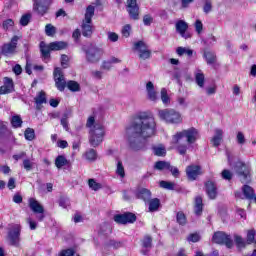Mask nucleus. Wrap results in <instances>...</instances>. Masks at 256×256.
Wrapping results in <instances>:
<instances>
[{
	"label": "nucleus",
	"instance_id": "f257e3e1",
	"mask_svg": "<svg viewBox=\"0 0 256 256\" xmlns=\"http://www.w3.org/2000/svg\"><path fill=\"white\" fill-rule=\"evenodd\" d=\"M156 131L155 119L142 112L135 116L130 126L126 129L129 147L133 151L145 149V139L153 137Z\"/></svg>",
	"mask_w": 256,
	"mask_h": 256
},
{
	"label": "nucleus",
	"instance_id": "f03ea898",
	"mask_svg": "<svg viewBox=\"0 0 256 256\" xmlns=\"http://www.w3.org/2000/svg\"><path fill=\"white\" fill-rule=\"evenodd\" d=\"M199 139V130L195 127H191L181 132H177L173 136V143L176 146V149L179 155H187V149L193 145Z\"/></svg>",
	"mask_w": 256,
	"mask_h": 256
},
{
	"label": "nucleus",
	"instance_id": "7ed1b4c3",
	"mask_svg": "<svg viewBox=\"0 0 256 256\" xmlns=\"http://www.w3.org/2000/svg\"><path fill=\"white\" fill-rule=\"evenodd\" d=\"M86 127L90 129L89 143L92 147H99L105 139V127L101 124H95V117L90 116Z\"/></svg>",
	"mask_w": 256,
	"mask_h": 256
},
{
	"label": "nucleus",
	"instance_id": "20e7f679",
	"mask_svg": "<svg viewBox=\"0 0 256 256\" xmlns=\"http://www.w3.org/2000/svg\"><path fill=\"white\" fill-rule=\"evenodd\" d=\"M82 51L85 53L86 62L95 65L101 61L105 50L97 46V44L90 43L87 46L82 47Z\"/></svg>",
	"mask_w": 256,
	"mask_h": 256
},
{
	"label": "nucleus",
	"instance_id": "39448f33",
	"mask_svg": "<svg viewBox=\"0 0 256 256\" xmlns=\"http://www.w3.org/2000/svg\"><path fill=\"white\" fill-rule=\"evenodd\" d=\"M234 171L241 183H251V164L238 160L234 164Z\"/></svg>",
	"mask_w": 256,
	"mask_h": 256
},
{
	"label": "nucleus",
	"instance_id": "423d86ee",
	"mask_svg": "<svg viewBox=\"0 0 256 256\" xmlns=\"http://www.w3.org/2000/svg\"><path fill=\"white\" fill-rule=\"evenodd\" d=\"M159 118L166 123H171L172 125H177L182 123L183 118L181 117V113L173 110V109H164L158 111Z\"/></svg>",
	"mask_w": 256,
	"mask_h": 256
},
{
	"label": "nucleus",
	"instance_id": "0eeeda50",
	"mask_svg": "<svg viewBox=\"0 0 256 256\" xmlns=\"http://www.w3.org/2000/svg\"><path fill=\"white\" fill-rule=\"evenodd\" d=\"M8 241L13 247H19L21 241V226L20 224L8 225Z\"/></svg>",
	"mask_w": 256,
	"mask_h": 256
},
{
	"label": "nucleus",
	"instance_id": "6e6552de",
	"mask_svg": "<svg viewBox=\"0 0 256 256\" xmlns=\"http://www.w3.org/2000/svg\"><path fill=\"white\" fill-rule=\"evenodd\" d=\"M212 242L216 243V245H225L227 249H233L234 245L231 235L223 231L215 232L212 236Z\"/></svg>",
	"mask_w": 256,
	"mask_h": 256
},
{
	"label": "nucleus",
	"instance_id": "1a4fd4ad",
	"mask_svg": "<svg viewBox=\"0 0 256 256\" xmlns=\"http://www.w3.org/2000/svg\"><path fill=\"white\" fill-rule=\"evenodd\" d=\"M29 207L31 211L35 213L38 221H43L45 219V208L35 198L29 199Z\"/></svg>",
	"mask_w": 256,
	"mask_h": 256
},
{
	"label": "nucleus",
	"instance_id": "9d476101",
	"mask_svg": "<svg viewBox=\"0 0 256 256\" xmlns=\"http://www.w3.org/2000/svg\"><path fill=\"white\" fill-rule=\"evenodd\" d=\"M19 41V36H14L9 43L4 44L1 47V53L4 57H11L17 53V43Z\"/></svg>",
	"mask_w": 256,
	"mask_h": 256
},
{
	"label": "nucleus",
	"instance_id": "9b49d317",
	"mask_svg": "<svg viewBox=\"0 0 256 256\" xmlns=\"http://www.w3.org/2000/svg\"><path fill=\"white\" fill-rule=\"evenodd\" d=\"M115 223L118 225H127V223H135L137 221V216L131 212L124 214H116L114 216Z\"/></svg>",
	"mask_w": 256,
	"mask_h": 256
},
{
	"label": "nucleus",
	"instance_id": "f8f14e48",
	"mask_svg": "<svg viewBox=\"0 0 256 256\" xmlns=\"http://www.w3.org/2000/svg\"><path fill=\"white\" fill-rule=\"evenodd\" d=\"M54 81L58 91H65V88L67 87V82L65 81V76H63V72L59 67H56L54 69Z\"/></svg>",
	"mask_w": 256,
	"mask_h": 256
},
{
	"label": "nucleus",
	"instance_id": "ddd939ff",
	"mask_svg": "<svg viewBox=\"0 0 256 256\" xmlns=\"http://www.w3.org/2000/svg\"><path fill=\"white\" fill-rule=\"evenodd\" d=\"M126 9L130 19L139 21V5L137 4V0H127Z\"/></svg>",
	"mask_w": 256,
	"mask_h": 256
},
{
	"label": "nucleus",
	"instance_id": "4468645a",
	"mask_svg": "<svg viewBox=\"0 0 256 256\" xmlns=\"http://www.w3.org/2000/svg\"><path fill=\"white\" fill-rule=\"evenodd\" d=\"M134 48L137 52H139V58L140 59H150L151 58V50H149V47L145 42L138 41L134 44Z\"/></svg>",
	"mask_w": 256,
	"mask_h": 256
},
{
	"label": "nucleus",
	"instance_id": "2eb2a0df",
	"mask_svg": "<svg viewBox=\"0 0 256 256\" xmlns=\"http://www.w3.org/2000/svg\"><path fill=\"white\" fill-rule=\"evenodd\" d=\"M176 32L179 33V35L183 39H191L192 35L187 31L189 29V24L185 22V20H179L175 24Z\"/></svg>",
	"mask_w": 256,
	"mask_h": 256
},
{
	"label": "nucleus",
	"instance_id": "dca6fc26",
	"mask_svg": "<svg viewBox=\"0 0 256 256\" xmlns=\"http://www.w3.org/2000/svg\"><path fill=\"white\" fill-rule=\"evenodd\" d=\"M186 175L189 181H196L199 175H203V172H201V166L194 164L187 166Z\"/></svg>",
	"mask_w": 256,
	"mask_h": 256
},
{
	"label": "nucleus",
	"instance_id": "f3484780",
	"mask_svg": "<svg viewBox=\"0 0 256 256\" xmlns=\"http://www.w3.org/2000/svg\"><path fill=\"white\" fill-rule=\"evenodd\" d=\"M13 91H15V84L13 83V79L5 77L4 85L0 87V95H7L9 93H13Z\"/></svg>",
	"mask_w": 256,
	"mask_h": 256
},
{
	"label": "nucleus",
	"instance_id": "a211bd4d",
	"mask_svg": "<svg viewBox=\"0 0 256 256\" xmlns=\"http://www.w3.org/2000/svg\"><path fill=\"white\" fill-rule=\"evenodd\" d=\"M34 102L36 105V111H41L43 109V104L47 103V94L45 91H40L34 98Z\"/></svg>",
	"mask_w": 256,
	"mask_h": 256
},
{
	"label": "nucleus",
	"instance_id": "6ab92c4d",
	"mask_svg": "<svg viewBox=\"0 0 256 256\" xmlns=\"http://www.w3.org/2000/svg\"><path fill=\"white\" fill-rule=\"evenodd\" d=\"M206 193L209 199H216L217 198V184L211 180H208L205 183Z\"/></svg>",
	"mask_w": 256,
	"mask_h": 256
},
{
	"label": "nucleus",
	"instance_id": "aec40b11",
	"mask_svg": "<svg viewBox=\"0 0 256 256\" xmlns=\"http://www.w3.org/2000/svg\"><path fill=\"white\" fill-rule=\"evenodd\" d=\"M33 3V11H36V13H38V15H41V17H43V15H45V13L49 11V7L41 3L39 0H33Z\"/></svg>",
	"mask_w": 256,
	"mask_h": 256
},
{
	"label": "nucleus",
	"instance_id": "412c9836",
	"mask_svg": "<svg viewBox=\"0 0 256 256\" xmlns=\"http://www.w3.org/2000/svg\"><path fill=\"white\" fill-rule=\"evenodd\" d=\"M136 197L137 199H142V201L147 203L151 199V190L147 188H140L136 192Z\"/></svg>",
	"mask_w": 256,
	"mask_h": 256
},
{
	"label": "nucleus",
	"instance_id": "4be33fe9",
	"mask_svg": "<svg viewBox=\"0 0 256 256\" xmlns=\"http://www.w3.org/2000/svg\"><path fill=\"white\" fill-rule=\"evenodd\" d=\"M51 44L47 45L45 42H40V53L43 59H51Z\"/></svg>",
	"mask_w": 256,
	"mask_h": 256
},
{
	"label": "nucleus",
	"instance_id": "5701e85b",
	"mask_svg": "<svg viewBox=\"0 0 256 256\" xmlns=\"http://www.w3.org/2000/svg\"><path fill=\"white\" fill-rule=\"evenodd\" d=\"M242 193L245 199H248L249 201H253V199H255V190L247 184L242 187Z\"/></svg>",
	"mask_w": 256,
	"mask_h": 256
},
{
	"label": "nucleus",
	"instance_id": "b1692460",
	"mask_svg": "<svg viewBox=\"0 0 256 256\" xmlns=\"http://www.w3.org/2000/svg\"><path fill=\"white\" fill-rule=\"evenodd\" d=\"M221 141H223V131L217 128L215 129V135L211 139V143L213 144V147H219Z\"/></svg>",
	"mask_w": 256,
	"mask_h": 256
},
{
	"label": "nucleus",
	"instance_id": "393cba45",
	"mask_svg": "<svg viewBox=\"0 0 256 256\" xmlns=\"http://www.w3.org/2000/svg\"><path fill=\"white\" fill-rule=\"evenodd\" d=\"M117 63H121V60L113 56L110 58V60H104L102 62L101 69H104L105 71H110V69L113 67V64Z\"/></svg>",
	"mask_w": 256,
	"mask_h": 256
},
{
	"label": "nucleus",
	"instance_id": "a878e982",
	"mask_svg": "<svg viewBox=\"0 0 256 256\" xmlns=\"http://www.w3.org/2000/svg\"><path fill=\"white\" fill-rule=\"evenodd\" d=\"M194 212L198 217L203 213V198L201 196L195 198Z\"/></svg>",
	"mask_w": 256,
	"mask_h": 256
},
{
	"label": "nucleus",
	"instance_id": "bb28decb",
	"mask_svg": "<svg viewBox=\"0 0 256 256\" xmlns=\"http://www.w3.org/2000/svg\"><path fill=\"white\" fill-rule=\"evenodd\" d=\"M234 243L238 251H241V249H245V247H247L248 245L247 240L237 234H234Z\"/></svg>",
	"mask_w": 256,
	"mask_h": 256
},
{
	"label": "nucleus",
	"instance_id": "cd10ccee",
	"mask_svg": "<svg viewBox=\"0 0 256 256\" xmlns=\"http://www.w3.org/2000/svg\"><path fill=\"white\" fill-rule=\"evenodd\" d=\"M147 203H149L150 213H155V211H159V207H161V200H159V198H150V201H148Z\"/></svg>",
	"mask_w": 256,
	"mask_h": 256
},
{
	"label": "nucleus",
	"instance_id": "c85d7f7f",
	"mask_svg": "<svg viewBox=\"0 0 256 256\" xmlns=\"http://www.w3.org/2000/svg\"><path fill=\"white\" fill-rule=\"evenodd\" d=\"M152 151L156 157H165L167 155V149H165V146L163 144H160L158 146H152Z\"/></svg>",
	"mask_w": 256,
	"mask_h": 256
},
{
	"label": "nucleus",
	"instance_id": "c756f323",
	"mask_svg": "<svg viewBox=\"0 0 256 256\" xmlns=\"http://www.w3.org/2000/svg\"><path fill=\"white\" fill-rule=\"evenodd\" d=\"M55 165L57 169H63V167L69 165V160H67L65 155H58L55 159Z\"/></svg>",
	"mask_w": 256,
	"mask_h": 256
},
{
	"label": "nucleus",
	"instance_id": "7c9ffc66",
	"mask_svg": "<svg viewBox=\"0 0 256 256\" xmlns=\"http://www.w3.org/2000/svg\"><path fill=\"white\" fill-rule=\"evenodd\" d=\"M204 59H206L207 65H215L217 63V55L211 51L204 52Z\"/></svg>",
	"mask_w": 256,
	"mask_h": 256
},
{
	"label": "nucleus",
	"instance_id": "2f4dec72",
	"mask_svg": "<svg viewBox=\"0 0 256 256\" xmlns=\"http://www.w3.org/2000/svg\"><path fill=\"white\" fill-rule=\"evenodd\" d=\"M51 51H62V49H67V42L55 41L50 43Z\"/></svg>",
	"mask_w": 256,
	"mask_h": 256
},
{
	"label": "nucleus",
	"instance_id": "473e14b6",
	"mask_svg": "<svg viewBox=\"0 0 256 256\" xmlns=\"http://www.w3.org/2000/svg\"><path fill=\"white\" fill-rule=\"evenodd\" d=\"M82 35L83 37H91L93 35V26H91V23L84 22L82 24Z\"/></svg>",
	"mask_w": 256,
	"mask_h": 256
},
{
	"label": "nucleus",
	"instance_id": "72a5a7b5",
	"mask_svg": "<svg viewBox=\"0 0 256 256\" xmlns=\"http://www.w3.org/2000/svg\"><path fill=\"white\" fill-rule=\"evenodd\" d=\"M11 125L14 129H19L23 127V119H21L20 115H14L11 119Z\"/></svg>",
	"mask_w": 256,
	"mask_h": 256
},
{
	"label": "nucleus",
	"instance_id": "f704fd0d",
	"mask_svg": "<svg viewBox=\"0 0 256 256\" xmlns=\"http://www.w3.org/2000/svg\"><path fill=\"white\" fill-rule=\"evenodd\" d=\"M176 53H177V55H179V57H183V55L193 57V50L192 49L181 47V46L176 49Z\"/></svg>",
	"mask_w": 256,
	"mask_h": 256
},
{
	"label": "nucleus",
	"instance_id": "c9c22d12",
	"mask_svg": "<svg viewBox=\"0 0 256 256\" xmlns=\"http://www.w3.org/2000/svg\"><path fill=\"white\" fill-rule=\"evenodd\" d=\"M93 15H95V7L89 5L86 8V13H85V21L86 23H91L93 19Z\"/></svg>",
	"mask_w": 256,
	"mask_h": 256
},
{
	"label": "nucleus",
	"instance_id": "e433bc0d",
	"mask_svg": "<svg viewBox=\"0 0 256 256\" xmlns=\"http://www.w3.org/2000/svg\"><path fill=\"white\" fill-rule=\"evenodd\" d=\"M195 81H196V85H198V87H205V74H203V72L199 71L198 73L195 74Z\"/></svg>",
	"mask_w": 256,
	"mask_h": 256
},
{
	"label": "nucleus",
	"instance_id": "4c0bfd02",
	"mask_svg": "<svg viewBox=\"0 0 256 256\" xmlns=\"http://www.w3.org/2000/svg\"><path fill=\"white\" fill-rule=\"evenodd\" d=\"M66 87L69 89V91H72L73 93H77V91H81V86L73 80H70L67 82Z\"/></svg>",
	"mask_w": 256,
	"mask_h": 256
},
{
	"label": "nucleus",
	"instance_id": "58836bf2",
	"mask_svg": "<svg viewBox=\"0 0 256 256\" xmlns=\"http://www.w3.org/2000/svg\"><path fill=\"white\" fill-rule=\"evenodd\" d=\"M142 247L144 249H151V247H153V237H151L150 235L144 236V238L142 239Z\"/></svg>",
	"mask_w": 256,
	"mask_h": 256
},
{
	"label": "nucleus",
	"instance_id": "ea45409f",
	"mask_svg": "<svg viewBox=\"0 0 256 256\" xmlns=\"http://www.w3.org/2000/svg\"><path fill=\"white\" fill-rule=\"evenodd\" d=\"M105 246L112 247V249H120V247H123V242L110 239L107 242H105Z\"/></svg>",
	"mask_w": 256,
	"mask_h": 256
},
{
	"label": "nucleus",
	"instance_id": "a19ab883",
	"mask_svg": "<svg viewBox=\"0 0 256 256\" xmlns=\"http://www.w3.org/2000/svg\"><path fill=\"white\" fill-rule=\"evenodd\" d=\"M160 187L162 189H167L168 191H175L176 184L174 182L162 180L160 181Z\"/></svg>",
	"mask_w": 256,
	"mask_h": 256
},
{
	"label": "nucleus",
	"instance_id": "79ce46f5",
	"mask_svg": "<svg viewBox=\"0 0 256 256\" xmlns=\"http://www.w3.org/2000/svg\"><path fill=\"white\" fill-rule=\"evenodd\" d=\"M171 163L167 161H157L154 165V169H157V171H163L164 169H169V165Z\"/></svg>",
	"mask_w": 256,
	"mask_h": 256
},
{
	"label": "nucleus",
	"instance_id": "37998d69",
	"mask_svg": "<svg viewBox=\"0 0 256 256\" xmlns=\"http://www.w3.org/2000/svg\"><path fill=\"white\" fill-rule=\"evenodd\" d=\"M176 221L177 223L182 225V227L187 225V216H185V213H183V211L177 212Z\"/></svg>",
	"mask_w": 256,
	"mask_h": 256
},
{
	"label": "nucleus",
	"instance_id": "c03bdc74",
	"mask_svg": "<svg viewBox=\"0 0 256 256\" xmlns=\"http://www.w3.org/2000/svg\"><path fill=\"white\" fill-rule=\"evenodd\" d=\"M23 167L25 171H33L35 169V162L31 161L29 158L23 160Z\"/></svg>",
	"mask_w": 256,
	"mask_h": 256
},
{
	"label": "nucleus",
	"instance_id": "a18cd8bd",
	"mask_svg": "<svg viewBox=\"0 0 256 256\" xmlns=\"http://www.w3.org/2000/svg\"><path fill=\"white\" fill-rule=\"evenodd\" d=\"M45 33L48 37H53L57 33V28L53 24H47L45 26Z\"/></svg>",
	"mask_w": 256,
	"mask_h": 256
},
{
	"label": "nucleus",
	"instance_id": "49530a36",
	"mask_svg": "<svg viewBox=\"0 0 256 256\" xmlns=\"http://www.w3.org/2000/svg\"><path fill=\"white\" fill-rule=\"evenodd\" d=\"M24 137L27 141H33L35 139V130L33 128H27L24 132Z\"/></svg>",
	"mask_w": 256,
	"mask_h": 256
},
{
	"label": "nucleus",
	"instance_id": "de8ad7c7",
	"mask_svg": "<svg viewBox=\"0 0 256 256\" xmlns=\"http://www.w3.org/2000/svg\"><path fill=\"white\" fill-rule=\"evenodd\" d=\"M116 174H118L121 179L125 178V167H123V162H121V160H118L117 162Z\"/></svg>",
	"mask_w": 256,
	"mask_h": 256
},
{
	"label": "nucleus",
	"instance_id": "09e8293b",
	"mask_svg": "<svg viewBox=\"0 0 256 256\" xmlns=\"http://www.w3.org/2000/svg\"><path fill=\"white\" fill-rule=\"evenodd\" d=\"M246 243L248 245H252V243H256L255 230H248L247 237H246Z\"/></svg>",
	"mask_w": 256,
	"mask_h": 256
},
{
	"label": "nucleus",
	"instance_id": "8fccbe9b",
	"mask_svg": "<svg viewBox=\"0 0 256 256\" xmlns=\"http://www.w3.org/2000/svg\"><path fill=\"white\" fill-rule=\"evenodd\" d=\"M88 185H89L90 189H92V191H99V189H101V187H102L101 183H97V181H95V179H89Z\"/></svg>",
	"mask_w": 256,
	"mask_h": 256
},
{
	"label": "nucleus",
	"instance_id": "3c124183",
	"mask_svg": "<svg viewBox=\"0 0 256 256\" xmlns=\"http://www.w3.org/2000/svg\"><path fill=\"white\" fill-rule=\"evenodd\" d=\"M30 22H31V14H24L20 18V25H22V27H27Z\"/></svg>",
	"mask_w": 256,
	"mask_h": 256
},
{
	"label": "nucleus",
	"instance_id": "603ef678",
	"mask_svg": "<svg viewBox=\"0 0 256 256\" xmlns=\"http://www.w3.org/2000/svg\"><path fill=\"white\" fill-rule=\"evenodd\" d=\"M161 99L164 105H169L171 102V99L169 98V95L167 94V89L162 88L161 89Z\"/></svg>",
	"mask_w": 256,
	"mask_h": 256
},
{
	"label": "nucleus",
	"instance_id": "864d4df0",
	"mask_svg": "<svg viewBox=\"0 0 256 256\" xmlns=\"http://www.w3.org/2000/svg\"><path fill=\"white\" fill-rule=\"evenodd\" d=\"M203 11L206 15H208V13H211L213 11V3L211 2V0H205Z\"/></svg>",
	"mask_w": 256,
	"mask_h": 256
},
{
	"label": "nucleus",
	"instance_id": "5fc2aeb1",
	"mask_svg": "<svg viewBox=\"0 0 256 256\" xmlns=\"http://www.w3.org/2000/svg\"><path fill=\"white\" fill-rule=\"evenodd\" d=\"M168 171H170V173L173 175V177H175V179H179V177L181 175V172L179 171V168L169 164Z\"/></svg>",
	"mask_w": 256,
	"mask_h": 256
},
{
	"label": "nucleus",
	"instance_id": "6e6d98bb",
	"mask_svg": "<svg viewBox=\"0 0 256 256\" xmlns=\"http://www.w3.org/2000/svg\"><path fill=\"white\" fill-rule=\"evenodd\" d=\"M86 159L88 161H95L97 159V151L95 149H90L86 152Z\"/></svg>",
	"mask_w": 256,
	"mask_h": 256
},
{
	"label": "nucleus",
	"instance_id": "4d7b16f0",
	"mask_svg": "<svg viewBox=\"0 0 256 256\" xmlns=\"http://www.w3.org/2000/svg\"><path fill=\"white\" fill-rule=\"evenodd\" d=\"M69 205H71V202L69 201V198L62 196L59 199V206L63 207V209H67V207H69Z\"/></svg>",
	"mask_w": 256,
	"mask_h": 256
},
{
	"label": "nucleus",
	"instance_id": "13d9d810",
	"mask_svg": "<svg viewBox=\"0 0 256 256\" xmlns=\"http://www.w3.org/2000/svg\"><path fill=\"white\" fill-rule=\"evenodd\" d=\"M187 241L191 243H199V241H201V235L198 233H192L188 236Z\"/></svg>",
	"mask_w": 256,
	"mask_h": 256
},
{
	"label": "nucleus",
	"instance_id": "bf43d9fd",
	"mask_svg": "<svg viewBox=\"0 0 256 256\" xmlns=\"http://www.w3.org/2000/svg\"><path fill=\"white\" fill-rule=\"evenodd\" d=\"M153 23V16H151V14H145L143 16V24L146 27H151V24Z\"/></svg>",
	"mask_w": 256,
	"mask_h": 256
},
{
	"label": "nucleus",
	"instance_id": "052dcab7",
	"mask_svg": "<svg viewBox=\"0 0 256 256\" xmlns=\"http://www.w3.org/2000/svg\"><path fill=\"white\" fill-rule=\"evenodd\" d=\"M222 179H225L226 181H231L233 179V173L227 169H224L222 171Z\"/></svg>",
	"mask_w": 256,
	"mask_h": 256
},
{
	"label": "nucleus",
	"instance_id": "680f3d73",
	"mask_svg": "<svg viewBox=\"0 0 256 256\" xmlns=\"http://www.w3.org/2000/svg\"><path fill=\"white\" fill-rule=\"evenodd\" d=\"M122 35H123V37H126V39L128 37H130V35H131V26L129 24H126L125 26H123Z\"/></svg>",
	"mask_w": 256,
	"mask_h": 256
},
{
	"label": "nucleus",
	"instance_id": "e2e57ef3",
	"mask_svg": "<svg viewBox=\"0 0 256 256\" xmlns=\"http://www.w3.org/2000/svg\"><path fill=\"white\" fill-rule=\"evenodd\" d=\"M61 66L63 67V69H67L69 67V56H67L66 54H63L61 56Z\"/></svg>",
	"mask_w": 256,
	"mask_h": 256
},
{
	"label": "nucleus",
	"instance_id": "0e129e2a",
	"mask_svg": "<svg viewBox=\"0 0 256 256\" xmlns=\"http://www.w3.org/2000/svg\"><path fill=\"white\" fill-rule=\"evenodd\" d=\"M194 27L196 33H198V35H201V33L203 32V22H201V20H196Z\"/></svg>",
	"mask_w": 256,
	"mask_h": 256
},
{
	"label": "nucleus",
	"instance_id": "69168bd1",
	"mask_svg": "<svg viewBox=\"0 0 256 256\" xmlns=\"http://www.w3.org/2000/svg\"><path fill=\"white\" fill-rule=\"evenodd\" d=\"M13 25H15L13 19H7L3 22L2 27L5 31H7V29H9V27H13Z\"/></svg>",
	"mask_w": 256,
	"mask_h": 256
},
{
	"label": "nucleus",
	"instance_id": "338daca9",
	"mask_svg": "<svg viewBox=\"0 0 256 256\" xmlns=\"http://www.w3.org/2000/svg\"><path fill=\"white\" fill-rule=\"evenodd\" d=\"M59 256H75V250H73L72 248L62 250Z\"/></svg>",
	"mask_w": 256,
	"mask_h": 256
},
{
	"label": "nucleus",
	"instance_id": "774afa93",
	"mask_svg": "<svg viewBox=\"0 0 256 256\" xmlns=\"http://www.w3.org/2000/svg\"><path fill=\"white\" fill-rule=\"evenodd\" d=\"M60 123L65 131H69V121H67V114L63 115Z\"/></svg>",
	"mask_w": 256,
	"mask_h": 256
}]
</instances>
